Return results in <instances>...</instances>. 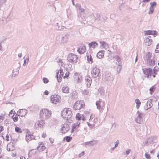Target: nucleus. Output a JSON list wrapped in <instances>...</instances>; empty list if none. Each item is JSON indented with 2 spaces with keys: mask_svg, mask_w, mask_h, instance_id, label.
Wrapping results in <instances>:
<instances>
[{
  "mask_svg": "<svg viewBox=\"0 0 159 159\" xmlns=\"http://www.w3.org/2000/svg\"><path fill=\"white\" fill-rule=\"evenodd\" d=\"M61 114L64 119L67 120L71 117L72 113L70 109L65 108L61 111Z\"/></svg>",
  "mask_w": 159,
  "mask_h": 159,
  "instance_id": "1",
  "label": "nucleus"
},
{
  "mask_svg": "<svg viewBox=\"0 0 159 159\" xmlns=\"http://www.w3.org/2000/svg\"><path fill=\"white\" fill-rule=\"evenodd\" d=\"M51 111L47 109H41L39 113L40 117L45 119L49 118L51 116Z\"/></svg>",
  "mask_w": 159,
  "mask_h": 159,
  "instance_id": "2",
  "label": "nucleus"
},
{
  "mask_svg": "<svg viewBox=\"0 0 159 159\" xmlns=\"http://www.w3.org/2000/svg\"><path fill=\"white\" fill-rule=\"evenodd\" d=\"M67 59L72 64L79 62V59L77 56L72 53H70L68 55Z\"/></svg>",
  "mask_w": 159,
  "mask_h": 159,
  "instance_id": "3",
  "label": "nucleus"
},
{
  "mask_svg": "<svg viewBox=\"0 0 159 159\" xmlns=\"http://www.w3.org/2000/svg\"><path fill=\"white\" fill-rule=\"evenodd\" d=\"M84 103L82 100L76 102L74 104L73 108L75 110H80L84 107Z\"/></svg>",
  "mask_w": 159,
  "mask_h": 159,
  "instance_id": "4",
  "label": "nucleus"
},
{
  "mask_svg": "<svg viewBox=\"0 0 159 159\" xmlns=\"http://www.w3.org/2000/svg\"><path fill=\"white\" fill-rule=\"evenodd\" d=\"M143 71L144 74L146 75L147 77H148L149 76H152L153 73H154L156 74V69L155 67H154L153 69V71L151 68H144L143 69Z\"/></svg>",
  "mask_w": 159,
  "mask_h": 159,
  "instance_id": "5",
  "label": "nucleus"
},
{
  "mask_svg": "<svg viewBox=\"0 0 159 159\" xmlns=\"http://www.w3.org/2000/svg\"><path fill=\"white\" fill-rule=\"evenodd\" d=\"M96 105L97 109L100 111H102L105 107V102L102 100L97 101L96 102Z\"/></svg>",
  "mask_w": 159,
  "mask_h": 159,
  "instance_id": "6",
  "label": "nucleus"
},
{
  "mask_svg": "<svg viewBox=\"0 0 159 159\" xmlns=\"http://www.w3.org/2000/svg\"><path fill=\"white\" fill-rule=\"evenodd\" d=\"M60 98V97L58 95H52L51 96L50 101L52 103L56 104L59 102Z\"/></svg>",
  "mask_w": 159,
  "mask_h": 159,
  "instance_id": "7",
  "label": "nucleus"
},
{
  "mask_svg": "<svg viewBox=\"0 0 159 159\" xmlns=\"http://www.w3.org/2000/svg\"><path fill=\"white\" fill-rule=\"evenodd\" d=\"M98 143V142L97 140H93L84 143H83L82 145L85 147L88 148L96 145Z\"/></svg>",
  "mask_w": 159,
  "mask_h": 159,
  "instance_id": "8",
  "label": "nucleus"
},
{
  "mask_svg": "<svg viewBox=\"0 0 159 159\" xmlns=\"http://www.w3.org/2000/svg\"><path fill=\"white\" fill-rule=\"evenodd\" d=\"M91 74L92 76L95 78L100 76L99 69L96 67L93 68L92 70Z\"/></svg>",
  "mask_w": 159,
  "mask_h": 159,
  "instance_id": "9",
  "label": "nucleus"
},
{
  "mask_svg": "<svg viewBox=\"0 0 159 159\" xmlns=\"http://www.w3.org/2000/svg\"><path fill=\"white\" fill-rule=\"evenodd\" d=\"M64 72L63 70L60 68L58 72L57 73L56 76L59 82L61 81L62 80V77H63Z\"/></svg>",
  "mask_w": 159,
  "mask_h": 159,
  "instance_id": "10",
  "label": "nucleus"
},
{
  "mask_svg": "<svg viewBox=\"0 0 159 159\" xmlns=\"http://www.w3.org/2000/svg\"><path fill=\"white\" fill-rule=\"evenodd\" d=\"M137 113L138 115L136 118L135 121L137 123L141 124L143 122L142 117L143 114L139 111L137 112Z\"/></svg>",
  "mask_w": 159,
  "mask_h": 159,
  "instance_id": "11",
  "label": "nucleus"
},
{
  "mask_svg": "<svg viewBox=\"0 0 159 159\" xmlns=\"http://www.w3.org/2000/svg\"><path fill=\"white\" fill-rule=\"evenodd\" d=\"M45 121L43 120H40L37 121L35 124L36 128H43L45 125Z\"/></svg>",
  "mask_w": 159,
  "mask_h": 159,
  "instance_id": "12",
  "label": "nucleus"
},
{
  "mask_svg": "<svg viewBox=\"0 0 159 159\" xmlns=\"http://www.w3.org/2000/svg\"><path fill=\"white\" fill-rule=\"evenodd\" d=\"M70 129L69 125L67 123H64L61 125V131L63 134L67 132Z\"/></svg>",
  "mask_w": 159,
  "mask_h": 159,
  "instance_id": "13",
  "label": "nucleus"
},
{
  "mask_svg": "<svg viewBox=\"0 0 159 159\" xmlns=\"http://www.w3.org/2000/svg\"><path fill=\"white\" fill-rule=\"evenodd\" d=\"M104 79L107 81L108 82L110 83H111L113 80L111 74L109 72L106 73Z\"/></svg>",
  "mask_w": 159,
  "mask_h": 159,
  "instance_id": "14",
  "label": "nucleus"
},
{
  "mask_svg": "<svg viewBox=\"0 0 159 159\" xmlns=\"http://www.w3.org/2000/svg\"><path fill=\"white\" fill-rule=\"evenodd\" d=\"M35 138V137L33 134H31L29 132L27 133L25 136V140L27 142H29Z\"/></svg>",
  "mask_w": 159,
  "mask_h": 159,
  "instance_id": "15",
  "label": "nucleus"
},
{
  "mask_svg": "<svg viewBox=\"0 0 159 159\" xmlns=\"http://www.w3.org/2000/svg\"><path fill=\"white\" fill-rule=\"evenodd\" d=\"M153 102V100L152 99H150L147 101L144 106V109L145 110H147L152 107L153 105L152 102Z\"/></svg>",
  "mask_w": 159,
  "mask_h": 159,
  "instance_id": "16",
  "label": "nucleus"
},
{
  "mask_svg": "<svg viewBox=\"0 0 159 159\" xmlns=\"http://www.w3.org/2000/svg\"><path fill=\"white\" fill-rule=\"evenodd\" d=\"M89 16H95V18H94L92 21L95 22V20H99L101 19V15L98 13L95 12Z\"/></svg>",
  "mask_w": 159,
  "mask_h": 159,
  "instance_id": "17",
  "label": "nucleus"
},
{
  "mask_svg": "<svg viewBox=\"0 0 159 159\" xmlns=\"http://www.w3.org/2000/svg\"><path fill=\"white\" fill-rule=\"evenodd\" d=\"M85 84L87 87L89 88L91 84L92 80L89 76H86L85 77Z\"/></svg>",
  "mask_w": 159,
  "mask_h": 159,
  "instance_id": "18",
  "label": "nucleus"
},
{
  "mask_svg": "<svg viewBox=\"0 0 159 159\" xmlns=\"http://www.w3.org/2000/svg\"><path fill=\"white\" fill-rule=\"evenodd\" d=\"M69 34H67L61 37V42L62 43H66L68 40Z\"/></svg>",
  "mask_w": 159,
  "mask_h": 159,
  "instance_id": "19",
  "label": "nucleus"
},
{
  "mask_svg": "<svg viewBox=\"0 0 159 159\" xmlns=\"http://www.w3.org/2000/svg\"><path fill=\"white\" fill-rule=\"evenodd\" d=\"M88 45L90 48H93L94 49L98 46V43L95 41L89 43Z\"/></svg>",
  "mask_w": 159,
  "mask_h": 159,
  "instance_id": "20",
  "label": "nucleus"
},
{
  "mask_svg": "<svg viewBox=\"0 0 159 159\" xmlns=\"http://www.w3.org/2000/svg\"><path fill=\"white\" fill-rule=\"evenodd\" d=\"M80 124V122H76V123L72 124L71 132H73L75 129H77L79 126Z\"/></svg>",
  "mask_w": 159,
  "mask_h": 159,
  "instance_id": "21",
  "label": "nucleus"
},
{
  "mask_svg": "<svg viewBox=\"0 0 159 159\" xmlns=\"http://www.w3.org/2000/svg\"><path fill=\"white\" fill-rule=\"evenodd\" d=\"M71 98L73 99L78 98V93L75 91H73L70 94Z\"/></svg>",
  "mask_w": 159,
  "mask_h": 159,
  "instance_id": "22",
  "label": "nucleus"
},
{
  "mask_svg": "<svg viewBox=\"0 0 159 159\" xmlns=\"http://www.w3.org/2000/svg\"><path fill=\"white\" fill-rule=\"evenodd\" d=\"M75 78L77 79V81L78 82H81L82 80V77L81 75L76 73L75 74Z\"/></svg>",
  "mask_w": 159,
  "mask_h": 159,
  "instance_id": "23",
  "label": "nucleus"
},
{
  "mask_svg": "<svg viewBox=\"0 0 159 159\" xmlns=\"http://www.w3.org/2000/svg\"><path fill=\"white\" fill-rule=\"evenodd\" d=\"M104 51L101 50L98 52L97 54V57L98 58L101 59L104 56Z\"/></svg>",
  "mask_w": 159,
  "mask_h": 159,
  "instance_id": "24",
  "label": "nucleus"
},
{
  "mask_svg": "<svg viewBox=\"0 0 159 159\" xmlns=\"http://www.w3.org/2000/svg\"><path fill=\"white\" fill-rule=\"evenodd\" d=\"M100 43L101 44V46L102 47V48L107 49L108 48V45L104 41L100 42Z\"/></svg>",
  "mask_w": 159,
  "mask_h": 159,
  "instance_id": "25",
  "label": "nucleus"
},
{
  "mask_svg": "<svg viewBox=\"0 0 159 159\" xmlns=\"http://www.w3.org/2000/svg\"><path fill=\"white\" fill-rule=\"evenodd\" d=\"M157 32L156 31L150 30H148L145 33V34H152V35H155L156 34Z\"/></svg>",
  "mask_w": 159,
  "mask_h": 159,
  "instance_id": "26",
  "label": "nucleus"
},
{
  "mask_svg": "<svg viewBox=\"0 0 159 159\" xmlns=\"http://www.w3.org/2000/svg\"><path fill=\"white\" fill-rule=\"evenodd\" d=\"M86 51V47L83 46L81 48H79L77 50V51L80 54L84 53Z\"/></svg>",
  "mask_w": 159,
  "mask_h": 159,
  "instance_id": "27",
  "label": "nucleus"
},
{
  "mask_svg": "<svg viewBox=\"0 0 159 159\" xmlns=\"http://www.w3.org/2000/svg\"><path fill=\"white\" fill-rule=\"evenodd\" d=\"M69 89L67 86H63L62 89V91L64 93H67L69 92Z\"/></svg>",
  "mask_w": 159,
  "mask_h": 159,
  "instance_id": "28",
  "label": "nucleus"
},
{
  "mask_svg": "<svg viewBox=\"0 0 159 159\" xmlns=\"http://www.w3.org/2000/svg\"><path fill=\"white\" fill-rule=\"evenodd\" d=\"M152 58V54L150 52H148L146 54L145 60H147L148 61L149 60H151Z\"/></svg>",
  "mask_w": 159,
  "mask_h": 159,
  "instance_id": "29",
  "label": "nucleus"
},
{
  "mask_svg": "<svg viewBox=\"0 0 159 159\" xmlns=\"http://www.w3.org/2000/svg\"><path fill=\"white\" fill-rule=\"evenodd\" d=\"M152 40L149 38H147L145 39V44L146 45L149 46L152 44Z\"/></svg>",
  "mask_w": 159,
  "mask_h": 159,
  "instance_id": "30",
  "label": "nucleus"
},
{
  "mask_svg": "<svg viewBox=\"0 0 159 159\" xmlns=\"http://www.w3.org/2000/svg\"><path fill=\"white\" fill-rule=\"evenodd\" d=\"M57 29L58 30H63L66 29V28L62 25H60L58 23H57Z\"/></svg>",
  "mask_w": 159,
  "mask_h": 159,
  "instance_id": "31",
  "label": "nucleus"
},
{
  "mask_svg": "<svg viewBox=\"0 0 159 159\" xmlns=\"http://www.w3.org/2000/svg\"><path fill=\"white\" fill-rule=\"evenodd\" d=\"M20 114H22L21 115V117H23L24 116H25L27 113V111L25 109H22L20 110Z\"/></svg>",
  "mask_w": 159,
  "mask_h": 159,
  "instance_id": "32",
  "label": "nucleus"
},
{
  "mask_svg": "<svg viewBox=\"0 0 159 159\" xmlns=\"http://www.w3.org/2000/svg\"><path fill=\"white\" fill-rule=\"evenodd\" d=\"M153 58L151 60H149L147 61L148 63L150 66H153L155 64V61L152 60Z\"/></svg>",
  "mask_w": 159,
  "mask_h": 159,
  "instance_id": "33",
  "label": "nucleus"
},
{
  "mask_svg": "<svg viewBox=\"0 0 159 159\" xmlns=\"http://www.w3.org/2000/svg\"><path fill=\"white\" fill-rule=\"evenodd\" d=\"M46 147L43 144L42 145H40L37 147V149L40 151H43L46 149Z\"/></svg>",
  "mask_w": 159,
  "mask_h": 159,
  "instance_id": "34",
  "label": "nucleus"
},
{
  "mask_svg": "<svg viewBox=\"0 0 159 159\" xmlns=\"http://www.w3.org/2000/svg\"><path fill=\"white\" fill-rule=\"evenodd\" d=\"M13 74L12 75V77H15L19 73V69H16L15 70H13L12 71Z\"/></svg>",
  "mask_w": 159,
  "mask_h": 159,
  "instance_id": "35",
  "label": "nucleus"
},
{
  "mask_svg": "<svg viewBox=\"0 0 159 159\" xmlns=\"http://www.w3.org/2000/svg\"><path fill=\"white\" fill-rule=\"evenodd\" d=\"M135 102L136 104V107L137 109L139 108L140 104L141 102L140 100L138 99H136L135 100Z\"/></svg>",
  "mask_w": 159,
  "mask_h": 159,
  "instance_id": "36",
  "label": "nucleus"
},
{
  "mask_svg": "<svg viewBox=\"0 0 159 159\" xmlns=\"http://www.w3.org/2000/svg\"><path fill=\"white\" fill-rule=\"evenodd\" d=\"M156 89V88L154 87V86H152L149 89V91H150V93L151 94H152L154 92Z\"/></svg>",
  "mask_w": 159,
  "mask_h": 159,
  "instance_id": "37",
  "label": "nucleus"
},
{
  "mask_svg": "<svg viewBox=\"0 0 159 159\" xmlns=\"http://www.w3.org/2000/svg\"><path fill=\"white\" fill-rule=\"evenodd\" d=\"M0 38H2V39H3L2 40L0 39V41H1V42L0 43V50H2V43L5 40L6 38L4 37H3V36H2V37L1 36Z\"/></svg>",
  "mask_w": 159,
  "mask_h": 159,
  "instance_id": "38",
  "label": "nucleus"
},
{
  "mask_svg": "<svg viewBox=\"0 0 159 159\" xmlns=\"http://www.w3.org/2000/svg\"><path fill=\"white\" fill-rule=\"evenodd\" d=\"M87 60L89 62V61H90L91 62V63L93 62L92 57L90 55H87Z\"/></svg>",
  "mask_w": 159,
  "mask_h": 159,
  "instance_id": "39",
  "label": "nucleus"
},
{
  "mask_svg": "<svg viewBox=\"0 0 159 159\" xmlns=\"http://www.w3.org/2000/svg\"><path fill=\"white\" fill-rule=\"evenodd\" d=\"M113 58H115L116 60L118 62H120L121 61V59L120 57L117 55H116L113 56Z\"/></svg>",
  "mask_w": 159,
  "mask_h": 159,
  "instance_id": "40",
  "label": "nucleus"
},
{
  "mask_svg": "<svg viewBox=\"0 0 159 159\" xmlns=\"http://www.w3.org/2000/svg\"><path fill=\"white\" fill-rule=\"evenodd\" d=\"M15 130L16 132L17 133H21L22 132L21 129L17 126L15 127Z\"/></svg>",
  "mask_w": 159,
  "mask_h": 159,
  "instance_id": "41",
  "label": "nucleus"
},
{
  "mask_svg": "<svg viewBox=\"0 0 159 159\" xmlns=\"http://www.w3.org/2000/svg\"><path fill=\"white\" fill-rule=\"evenodd\" d=\"M98 92L102 94H104V90L102 87H100L98 89Z\"/></svg>",
  "mask_w": 159,
  "mask_h": 159,
  "instance_id": "42",
  "label": "nucleus"
},
{
  "mask_svg": "<svg viewBox=\"0 0 159 159\" xmlns=\"http://www.w3.org/2000/svg\"><path fill=\"white\" fill-rule=\"evenodd\" d=\"M82 116V115H81L80 114L78 113L76 116V118L78 120H80Z\"/></svg>",
  "mask_w": 159,
  "mask_h": 159,
  "instance_id": "43",
  "label": "nucleus"
},
{
  "mask_svg": "<svg viewBox=\"0 0 159 159\" xmlns=\"http://www.w3.org/2000/svg\"><path fill=\"white\" fill-rule=\"evenodd\" d=\"M64 139L66 142H69L71 140L72 137L69 136H67L64 138Z\"/></svg>",
  "mask_w": 159,
  "mask_h": 159,
  "instance_id": "44",
  "label": "nucleus"
},
{
  "mask_svg": "<svg viewBox=\"0 0 159 159\" xmlns=\"http://www.w3.org/2000/svg\"><path fill=\"white\" fill-rule=\"evenodd\" d=\"M12 118L13 120V121L15 122L17 121L18 119V116L17 115H15V116H14V115L13 116H12Z\"/></svg>",
  "mask_w": 159,
  "mask_h": 159,
  "instance_id": "45",
  "label": "nucleus"
},
{
  "mask_svg": "<svg viewBox=\"0 0 159 159\" xmlns=\"http://www.w3.org/2000/svg\"><path fill=\"white\" fill-rule=\"evenodd\" d=\"M154 7H150L149 8V11L148 14H152L154 11Z\"/></svg>",
  "mask_w": 159,
  "mask_h": 159,
  "instance_id": "46",
  "label": "nucleus"
},
{
  "mask_svg": "<svg viewBox=\"0 0 159 159\" xmlns=\"http://www.w3.org/2000/svg\"><path fill=\"white\" fill-rule=\"evenodd\" d=\"M43 83L45 84L49 82L48 79L45 77H43Z\"/></svg>",
  "mask_w": 159,
  "mask_h": 159,
  "instance_id": "47",
  "label": "nucleus"
},
{
  "mask_svg": "<svg viewBox=\"0 0 159 159\" xmlns=\"http://www.w3.org/2000/svg\"><path fill=\"white\" fill-rule=\"evenodd\" d=\"M82 93L84 94L87 95L89 94V92L88 90L84 89L82 90Z\"/></svg>",
  "mask_w": 159,
  "mask_h": 159,
  "instance_id": "48",
  "label": "nucleus"
},
{
  "mask_svg": "<svg viewBox=\"0 0 159 159\" xmlns=\"http://www.w3.org/2000/svg\"><path fill=\"white\" fill-rule=\"evenodd\" d=\"M151 5L150 7H154L156 6L157 5V3L155 2H151L150 3Z\"/></svg>",
  "mask_w": 159,
  "mask_h": 159,
  "instance_id": "49",
  "label": "nucleus"
},
{
  "mask_svg": "<svg viewBox=\"0 0 159 159\" xmlns=\"http://www.w3.org/2000/svg\"><path fill=\"white\" fill-rule=\"evenodd\" d=\"M131 152V150L130 149L127 150L125 152H124V155H128Z\"/></svg>",
  "mask_w": 159,
  "mask_h": 159,
  "instance_id": "50",
  "label": "nucleus"
},
{
  "mask_svg": "<svg viewBox=\"0 0 159 159\" xmlns=\"http://www.w3.org/2000/svg\"><path fill=\"white\" fill-rule=\"evenodd\" d=\"M119 66H118L117 68V72L118 73H119L120 72V71L121 70V67L120 65L119 64L118 65Z\"/></svg>",
  "mask_w": 159,
  "mask_h": 159,
  "instance_id": "51",
  "label": "nucleus"
},
{
  "mask_svg": "<svg viewBox=\"0 0 159 159\" xmlns=\"http://www.w3.org/2000/svg\"><path fill=\"white\" fill-rule=\"evenodd\" d=\"M155 52L156 53L159 52V44L157 45L156 48L155 50Z\"/></svg>",
  "mask_w": 159,
  "mask_h": 159,
  "instance_id": "52",
  "label": "nucleus"
},
{
  "mask_svg": "<svg viewBox=\"0 0 159 159\" xmlns=\"http://www.w3.org/2000/svg\"><path fill=\"white\" fill-rule=\"evenodd\" d=\"M145 157L148 159H149L150 158V155L149 154L146 153L145 154Z\"/></svg>",
  "mask_w": 159,
  "mask_h": 159,
  "instance_id": "53",
  "label": "nucleus"
},
{
  "mask_svg": "<svg viewBox=\"0 0 159 159\" xmlns=\"http://www.w3.org/2000/svg\"><path fill=\"white\" fill-rule=\"evenodd\" d=\"M119 143V141L117 140L115 143V147H116L118 145Z\"/></svg>",
  "mask_w": 159,
  "mask_h": 159,
  "instance_id": "54",
  "label": "nucleus"
},
{
  "mask_svg": "<svg viewBox=\"0 0 159 159\" xmlns=\"http://www.w3.org/2000/svg\"><path fill=\"white\" fill-rule=\"evenodd\" d=\"M85 154L84 152L83 151L82 152L80 153L79 154V157H81L82 156H84Z\"/></svg>",
  "mask_w": 159,
  "mask_h": 159,
  "instance_id": "55",
  "label": "nucleus"
},
{
  "mask_svg": "<svg viewBox=\"0 0 159 159\" xmlns=\"http://www.w3.org/2000/svg\"><path fill=\"white\" fill-rule=\"evenodd\" d=\"M69 75V72H66L65 74V75L63 76V78H67Z\"/></svg>",
  "mask_w": 159,
  "mask_h": 159,
  "instance_id": "56",
  "label": "nucleus"
},
{
  "mask_svg": "<svg viewBox=\"0 0 159 159\" xmlns=\"http://www.w3.org/2000/svg\"><path fill=\"white\" fill-rule=\"evenodd\" d=\"M89 17L91 19V20H90V22H92V23H94V22H93L92 21V20L94 18H95V16H89Z\"/></svg>",
  "mask_w": 159,
  "mask_h": 159,
  "instance_id": "57",
  "label": "nucleus"
},
{
  "mask_svg": "<svg viewBox=\"0 0 159 159\" xmlns=\"http://www.w3.org/2000/svg\"><path fill=\"white\" fill-rule=\"evenodd\" d=\"M27 60V61L28 62L29 61V58H26V59H25V60H24V64H23V66H25V64L26 63V60Z\"/></svg>",
  "mask_w": 159,
  "mask_h": 159,
  "instance_id": "58",
  "label": "nucleus"
},
{
  "mask_svg": "<svg viewBox=\"0 0 159 159\" xmlns=\"http://www.w3.org/2000/svg\"><path fill=\"white\" fill-rule=\"evenodd\" d=\"M6 0H0V3L2 4L5 3L6 2Z\"/></svg>",
  "mask_w": 159,
  "mask_h": 159,
  "instance_id": "59",
  "label": "nucleus"
},
{
  "mask_svg": "<svg viewBox=\"0 0 159 159\" xmlns=\"http://www.w3.org/2000/svg\"><path fill=\"white\" fill-rule=\"evenodd\" d=\"M79 10H80L82 12H83V11H84V9L83 8H81V6H80L79 7Z\"/></svg>",
  "mask_w": 159,
  "mask_h": 159,
  "instance_id": "60",
  "label": "nucleus"
},
{
  "mask_svg": "<svg viewBox=\"0 0 159 159\" xmlns=\"http://www.w3.org/2000/svg\"><path fill=\"white\" fill-rule=\"evenodd\" d=\"M49 94V92L47 90H45L44 92V94L46 95H48Z\"/></svg>",
  "mask_w": 159,
  "mask_h": 159,
  "instance_id": "61",
  "label": "nucleus"
},
{
  "mask_svg": "<svg viewBox=\"0 0 159 159\" xmlns=\"http://www.w3.org/2000/svg\"><path fill=\"white\" fill-rule=\"evenodd\" d=\"M49 139L51 143H53L54 140L52 139L51 138H50Z\"/></svg>",
  "mask_w": 159,
  "mask_h": 159,
  "instance_id": "62",
  "label": "nucleus"
},
{
  "mask_svg": "<svg viewBox=\"0 0 159 159\" xmlns=\"http://www.w3.org/2000/svg\"><path fill=\"white\" fill-rule=\"evenodd\" d=\"M3 130V127L2 126L0 125V133Z\"/></svg>",
  "mask_w": 159,
  "mask_h": 159,
  "instance_id": "63",
  "label": "nucleus"
},
{
  "mask_svg": "<svg viewBox=\"0 0 159 159\" xmlns=\"http://www.w3.org/2000/svg\"><path fill=\"white\" fill-rule=\"evenodd\" d=\"M8 146L9 145H7V150L8 151H11L12 150H11V149L9 148H8Z\"/></svg>",
  "mask_w": 159,
  "mask_h": 159,
  "instance_id": "64",
  "label": "nucleus"
}]
</instances>
